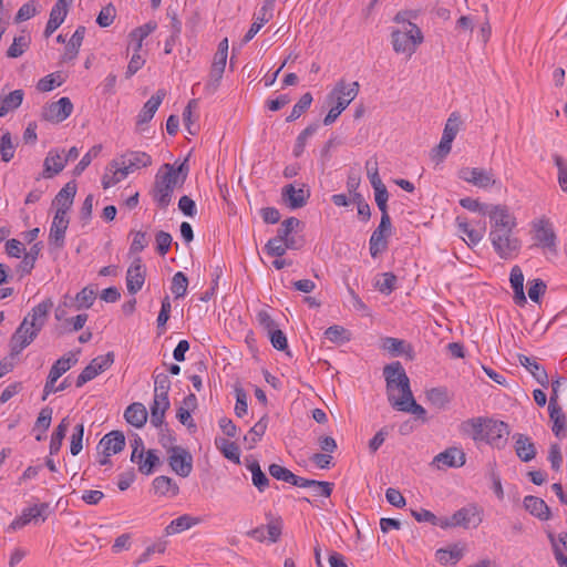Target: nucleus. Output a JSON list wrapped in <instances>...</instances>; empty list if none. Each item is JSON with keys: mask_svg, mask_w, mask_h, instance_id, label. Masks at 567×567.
<instances>
[{"mask_svg": "<svg viewBox=\"0 0 567 567\" xmlns=\"http://www.w3.org/2000/svg\"><path fill=\"white\" fill-rule=\"evenodd\" d=\"M491 220L489 239L502 259H513L520 250V240L514 235L516 217L505 205H492L488 210Z\"/></svg>", "mask_w": 567, "mask_h": 567, "instance_id": "nucleus-1", "label": "nucleus"}, {"mask_svg": "<svg viewBox=\"0 0 567 567\" xmlns=\"http://www.w3.org/2000/svg\"><path fill=\"white\" fill-rule=\"evenodd\" d=\"M52 307L53 301L48 298L34 306L23 318L22 322L10 338L11 355L19 354L33 342L44 327Z\"/></svg>", "mask_w": 567, "mask_h": 567, "instance_id": "nucleus-2", "label": "nucleus"}, {"mask_svg": "<svg viewBox=\"0 0 567 567\" xmlns=\"http://www.w3.org/2000/svg\"><path fill=\"white\" fill-rule=\"evenodd\" d=\"M175 165L166 163L155 175L151 196L161 209L168 207L174 189L185 183L189 172L187 159H184L178 166Z\"/></svg>", "mask_w": 567, "mask_h": 567, "instance_id": "nucleus-3", "label": "nucleus"}, {"mask_svg": "<svg viewBox=\"0 0 567 567\" xmlns=\"http://www.w3.org/2000/svg\"><path fill=\"white\" fill-rule=\"evenodd\" d=\"M383 375L386 382L388 400L394 409V402L411 396L410 380L399 361L386 364L383 368Z\"/></svg>", "mask_w": 567, "mask_h": 567, "instance_id": "nucleus-4", "label": "nucleus"}, {"mask_svg": "<svg viewBox=\"0 0 567 567\" xmlns=\"http://www.w3.org/2000/svg\"><path fill=\"white\" fill-rule=\"evenodd\" d=\"M171 380L165 373L154 375V399L151 405V424L159 427L164 424L165 412L169 408L168 392Z\"/></svg>", "mask_w": 567, "mask_h": 567, "instance_id": "nucleus-5", "label": "nucleus"}, {"mask_svg": "<svg viewBox=\"0 0 567 567\" xmlns=\"http://www.w3.org/2000/svg\"><path fill=\"white\" fill-rule=\"evenodd\" d=\"M423 40L421 29L413 22H408L402 29H394L391 32V42L394 52L406 54L409 58L415 53Z\"/></svg>", "mask_w": 567, "mask_h": 567, "instance_id": "nucleus-6", "label": "nucleus"}, {"mask_svg": "<svg viewBox=\"0 0 567 567\" xmlns=\"http://www.w3.org/2000/svg\"><path fill=\"white\" fill-rule=\"evenodd\" d=\"M114 357L113 352H107L94 358L76 378V388H82L86 382L106 371L114 363Z\"/></svg>", "mask_w": 567, "mask_h": 567, "instance_id": "nucleus-7", "label": "nucleus"}, {"mask_svg": "<svg viewBox=\"0 0 567 567\" xmlns=\"http://www.w3.org/2000/svg\"><path fill=\"white\" fill-rule=\"evenodd\" d=\"M167 462L173 472L181 477H187L193 471V456L182 446H171Z\"/></svg>", "mask_w": 567, "mask_h": 567, "instance_id": "nucleus-8", "label": "nucleus"}, {"mask_svg": "<svg viewBox=\"0 0 567 567\" xmlns=\"http://www.w3.org/2000/svg\"><path fill=\"white\" fill-rule=\"evenodd\" d=\"M458 177L478 188H489L497 184L493 171L481 167H463L458 171Z\"/></svg>", "mask_w": 567, "mask_h": 567, "instance_id": "nucleus-9", "label": "nucleus"}, {"mask_svg": "<svg viewBox=\"0 0 567 567\" xmlns=\"http://www.w3.org/2000/svg\"><path fill=\"white\" fill-rule=\"evenodd\" d=\"M359 89L360 84L357 81L347 83L344 80H340L333 90L329 93L328 100L331 103L338 104L340 107L346 110L348 105L357 97Z\"/></svg>", "mask_w": 567, "mask_h": 567, "instance_id": "nucleus-10", "label": "nucleus"}, {"mask_svg": "<svg viewBox=\"0 0 567 567\" xmlns=\"http://www.w3.org/2000/svg\"><path fill=\"white\" fill-rule=\"evenodd\" d=\"M310 197V189L306 184H288L281 189V199L290 209H298L307 205Z\"/></svg>", "mask_w": 567, "mask_h": 567, "instance_id": "nucleus-11", "label": "nucleus"}, {"mask_svg": "<svg viewBox=\"0 0 567 567\" xmlns=\"http://www.w3.org/2000/svg\"><path fill=\"white\" fill-rule=\"evenodd\" d=\"M509 435V427L503 421L487 420L484 440L487 444L496 449H503Z\"/></svg>", "mask_w": 567, "mask_h": 567, "instance_id": "nucleus-12", "label": "nucleus"}, {"mask_svg": "<svg viewBox=\"0 0 567 567\" xmlns=\"http://www.w3.org/2000/svg\"><path fill=\"white\" fill-rule=\"evenodd\" d=\"M73 111V104L69 97H61L43 107L42 117L45 121L60 123L68 118Z\"/></svg>", "mask_w": 567, "mask_h": 567, "instance_id": "nucleus-13", "label": "nucleus"}, {"mask_svg": "<svg viewBox=\"0 0 567 567\" xmlns=\"http://www.w3.org/2000/svg\"><path fill=\"white\" fill-rule=\"evenodd\" d=\"M49 509L48 503H41L39 505H34L22 511V514L12 520L9 525V529L17 530L24 527L30 522L37 523L39 519L44 522L47 519V514Z\"/></svg>", "mask_w": 567, "mask_h": 567, "instance_id": "nucleus-14", "label": "nucleus"}, {"mask_svg": "<svg viewBox=\"0 0 567 567\" xmlns=\"http://www.w3.org/2000/svg\"><path fill=\"white\" fill-rule=\"evenodd\" d=\"M145 281V267L141 257H135L126 272V287L131 295L140 291Z\"/></svg>", "mask_w": 567, "mask_h": 567, "instance_id": "nucleus-15", "label": "nucleus"}, {"mask_svg": "<svg viewBox=\"0 0 567 567\" xmlns=\"http://www.w3.org/2000/svg\"><path fill=\"white\" fill-rule=\"evenodd\" d=\"M69 226L68 214L55 212L49 234L50 245L61 248L64 245L65 233Z\"/></svg>", "mask_w": 567, "mask_h": 567, "instance_id": "nucleus-16", "label": "nucleus"}, {"mask_svg": "<svg viewBox=\"0 0 567 567\" xmlns=\"http://www.w3.org/2000/svg\"><path fill=\"white\" fill-rule=\"evenodd\" d=\"M118 161L127 174L147 167L152 164L151 155L140 151L127 152L123 154Z\"/></svg>", "mask_w": 567, "mask_h": 567, "instance_id": "nucleus-17", "label": "nucleus"}, {"mask_svg": "<svg viewBox=\"0 0 567 567\" xmlns=\"http://www.w3.org/2000/svg\"><path fill=\"white\" fill-rule=\"evenodd\" d=\"M465 453L457 447H449L445 451L439 453L433 463L437 464V467L442 465L447 467H461L465 464Z\"/></svg>", "mask_w": 567, "mask_h": 567, "instance_id": "nucleus-18", "label": "nucleus"}, {"mask_svg": "<svg viewBox=\"0 0 567 567\" xmlns=\"http://www.w3.org/2000/svg\"><path fill=\"white\" fill-rule=\"evenodd\" d=\"M524 508L533 516L537 517L540 520H548L551 516L550 508L547 506L543 498L528 495L525 496Z\"/></svg>", "mask_w": 567, "mask_h": 567, "instance_id": "nucleus-19", "label": "nucleus"}, {"mask_svg": "<svg viewBox=\"0 0 567 567\" xmlns=\"http://www.w3.org/2000/svg\"><path fill=\"white\" fill-rule=\"evenodd\" d=\"M272 9L274 4L268 3L264 0V4L259 9L256 16V20L252 22V24L250 25L249 30L247 31L243 39L245 43L249 42L259 32L262 25L270 20V18L272 17Z\"/></svg>", "mask_w": 567, "mask_h": 567, "instance_id": "nucleus-20", "label": "nucleus"}, {"mask_svg": "<svg viewBox=\"0 0 567 567\" xmlns=\"http://www.w3.org/2000/svg\"><path fill=\"white\" fill-rule=\"evenodd\" d=\"M452 520L454 522L455 527L461 526L470 528L471 526H478L482 518L478 516L475 507H463L452 515Z\"/></svg>", "mask_w": 567, "mask_h": 567, "instance_id": "nucleus-21", "label": "nucleus"}, {"mask_svg": "<svg viewBox=\"0 0 567 567\" xmlns=\"http://www.w3.org/2000/svg\"><path fill=\"white\" fill-rule=\"evenodd\" d=\"M127 172L122 166L118 159H113L105 169L104 175L102 176V186L104 189H107L115 184L120 183L127 176Z\"/></svg>", "mask_w": 567, "mask_h": 567, "instance_id": "nucleus-22", "label": "nucleus"}, {"mask_svg": "<svg viewBox=\"0 0 567 567\" xmlns=\"http://www.w3.org/2000/svg\"><path fill=\"white\" fill-rule=\"evenodd\" d=\"M486 421L487 420L482 417L468 419L461 423L460 431L462 434L471 436L474 441H483Z\"/></svg>", "mask_w": 567, "mask_h": 567, "instance_id": "nucleus-23", "label": "nucleus"}, {"mask_svg": "<svg viewBox=\"0 0 567 567\" xmlns=\"http://www.w3.org/2000/svg\"><path fill=\"white\" fill-rule=\"evenodd\" d=\"M165 95L166 93L164 90H158L150 97L137 116V125L145 124L153 118Z\"/></svg>", "mask_w": 567, "mask_h": 567, "instance_id": "nucleus-24", "label": "nucleus"}, {"mask_svg": "<svg viewBox=\"0 0 567 567\" xmlns=\"http://www.w3.org/2000/svg\"><path fill=\"white\" fill-rule=\"evenodd\" d=\"M100 446L103 447V454H117L125 446V436L121 431H112L102 437Z\"/></svg>", "mask_w": 567, "mask_h": 567, "instance_id": "nucleus-25", "label": "nucleus"}, {"mask_svg": "<svg viewBox=\"0 0 567 567\" xmlns=\"http://www.w3.org/2000/svg\"><path fill=\"white\" fill-rule=\"evenodd\" d=\"M76 194V184L75 182H69L64 185V187L56 194L53 204L58 206L56 212H63V214H68L71 208L74 197Z\"/></svg>", "mask_w": 567, "mask_h": 567, "instance_id": "nucleus-26", "label": "nucleus"}, {"mask_svg": "<svg viewBox=\"0 0 567 567\" xmlns=\"http://www.w3.org/2000/svg\"><path fill=\"white\" fill-rule=\"evenodd\" d=\"M518 361L525 369H527L532 373V375L542 386H548V374L546 370L536 362L535 359L529 358L525 354H518Z\"/></svg>", "mask_w": 567, "mask_h": 567, "instance_id": "nucleus-27", "label": "nucleus"}, {"mask_svg": "<svg viewBox=\"0 0 567 567\" xmlns=\"http://www.w3.org/2000/svg\"><path fill=\"white\" fill-rule=\"evenodd\" d=\"M63 153H64V151H62L61 153L55 152V151L49 152V154L47 155V157L44 159V165H43L44 166V171H43L44 177H53L54 175H56L63 171V168L65 167V165L68 163V158L63 157Z\"/></svg>", "mask_w": 567, "mask_h": 567, "instance_id": "nucleus-28", "label": "nucleus"}, {"mask_svg": "<svg viewBox=\"0 0 567 567\" xmlns=\"http://www.w3.org/2000/svg\"><path fill=\"white\" fill-rule=\"evenodd\" d=\"M124 417L127 423L140 429L144 426L147 421L146 408L140 402L132 403L126 408Z\"/></svg>", "mask_w": 567, "mask_h": 567, "instance_id": "nucleus-29", "label": "nucleus"}, {"mask_svg": "<svg viewBox=\"0 0 567 567\" xmlns=\"http://www.w3.org/2000/svg\"><path fill=\"white\" fill-rule=\"evenodd\" d=\"M535 239L538 246L547 248L554 255L557 252L556 235L547 224H542L536 228Z\"/></svg>", "mask_w": 567, "mask_h": 567, "instance_id": "nucleus-30", "label": "nucleus"}, {"mask_svg": "<svg viewBox=\"0 0 567 567\" xmlns=\"http://www.w3.org/2000/svg\"><path fill=\"white\" fill-rule=\"evenodd\" d=\"M245 464L251 473L252 484L258 488L259 492H264L269 486V478L261 471L259 462L250 457L245 460Z\"/></svg>", "mask_w": 567, "mask_h": 567, "instance_id": "nucleus-31", "label": "nucleus"}, {"mask_svg": "<svg viewBox=\"0 0 567 567\" xmlns=\"http://www.w3.org/2000/svg\"><path fill=\"white\" fill-rule=\"evenodd\" d=\"M511 285L514 290L515 303L523 306L526 303V297L524 292V275L518 266H514L511 270Z\"/></svg>", "mask_w": 567, "mask_h": 567, "instance_id": "nucleus-32", "label": "nucleus"}, {"mask_svg": "<svg viewBox=\"0 0 567 567\" xmlns=\"http://www.w3.org/2000/svg\"><path fill=\"white\" fill-rule=\"evenodd\" d=\"M514 437L516 439L515 452L517 456L523 462L532 461L536 455V449L535 445L530 442L529 437L524 434H516Z\"/></svg>", "mask_w": 567, "mask_h": 567, "instance_id": "nucleus-33", "label": "nucleus"}, {"mask_svg": "<svg viewBox=\"0 0 567 567\" xmlns=\"http://www.w3.org/2000/svg\"><path fill=\"white\" fill-rule=\"evenodd\" d=\"M84 35L85 27L79 25L65 47V51L62 55V60L64 62L74 60L76 58L80 47L82 45Z\"/></svg>", "mask_w": 567, "mask_h": 567, "instance_id": "nucleus-34", "label": "nucleus"}, {"mask_svg": "<svg viewBox=\"0 0 567 567\" xmlns=\"http://www.w3.org/2000/svg\"><path fill=\"white\" fill-rule=\"evenodd\" d=\"M23 91L14 90L9 94L0 97V117L6 116L9 112L18 109L23 101Z\"/></svg>", "mask_w": 567, "mask_h": 567, "instance_id": "nucleus-35", "label": "nucleus"}, {"mask_svg": "<svg viewBox=\"0 0 567 567\" xmlns=\"http://www.w3.org/2000/svg\"><path fill=\"white\" fill-rule=\"evenodd\" d=\"M68 11L69 10L62 8V6H53L50 12L49 21L43 32L44 38L51 37L53 32L64 22Z\"/></svg>", "mask_w": 567, "mask_h": 567, "instance_id": "nucleus-36", "label": "nucleus"}, {"mask_svg": "<svg viewBox=\"0 0 567 567\" xmlns=\"http://www.w3.org/2000/svg\"><path fill=\"white\" fill-rule=\"evenodd\" d=\"M464 555V548L453 545L450 548H440L435 553L436 560L441 565H455Z\"/></svg>", "mask_w": 567, "mask_h": 567, "instance_id": "nucleus-37", "label": "nucleus"}, {"mask_svg": "<svg viewBox=\"0 0 567 567\" xmlns=\"http://www.w3.org/2000/svg\"><path fill=\"white\" fill-rule=\"evenodd\" d=\"M153 487L155 493L161 496L174 497L179 493L178 485L171 477L164 475L157 476L153 481Z\"/></svg>", "mask_w": 567, "mask_h": 567, "instance_id": "nucleus-38", "label": "nucleus"}, {"mask_svg": "<svg viewBox=\"0 0 567 567\" xmlns=\"http://www.w3.org/2000/svg\"><path fill=\"white\" fill-rule=\"evenodd\" d=\"M76 362L78 359L75 358V354L70 352L68 355L61 357L53 363L48 377L58 381V379L69 371Z\"/></svg>", "mask_w": 567, "mask_h": 567, "instance_id": "nucleus-39", "label": "nucleus"}, {"mask_svg": "<svg viewBox=\"0 0 567 567\" xmlns=\"http://www.w3.org/2000/svg\"><path fill=\"white\" fill-rule=\"evenodd\" d=\"M291 484L299 487L319 488L320 496L324 497H329L331 495L333 486V484L329 482L309 480L297 475H295V480H292Z\"/></svg>", "mask_w": 567, "mask_h": 567, "instance_id": "nucleus-40", "label": "nucleus"}, {"mask_svg": "<svg viewBox=\"0 0 567 567\" xmlns=\"http://www.w3.org/2000/svg\"><path fill=\"white\" fill-rule=\"evenodd\" d=\"M199 519L192 517L187 514H184L175 519H173L169 525L165 528L166 535H174L186 529H189L194 525L198 524Z\"/></svg>", "mask_w": 567, "mask_h": 567, "instance_id": "nucleus-41", "label": "nucleus"}, {"mask_svg": "<svg viewBox=\"0 0 567 567\" xmlns=\"http://www.w3.org/2000/svg\"><path fill=\"white\" fill-rule=\"evenodd\" d=\"M268 426V417L264 415L245 435L244 441L248 444V449L251 450L261 440Z\"/></svg>", "mask_w": 567, "mask_h": 567, "instance_id": "nucleus-42", "label": "nucleus"}, {"mask_svg": "<svg viewBox=\"0 0 567 567\" xmlns=\"http://www.w3.org/2000/svg\"><path fill=\"white\" fill-rule=\"evenodd\" d=\"M215 444L227 460L236 464L240 463V451L236 443L220 437L215 440Z\"/></svg>", "mask_w": 567, "mask_h": 567, "instance_id": "nucleus-43", "label": "nucleus"}, {"mask_svg": "<svg viewBox=\"0 0 567 567\" xmlns=\"http://www.w3.org/2000/svg\"><path fill=\"white\" fill-rule=\"evenodd\" d=\"M426 399L436 409H445L451 402V396L445 388H432L426 391Z\"/></svg>", "mask_w": 567, "mask_h": 567, "instance_id": "nucleus-44", "label": "nucleus"}, {"mask_svg": "<svg viewBox=\"0 0 567 567\" xmlns=\"http://www.w3.org/2000/svg\"><path fill=\"white\" fill-rule=\"evenodd\" d=\"M456 223L461 233L468 237V246L477 245L484 237L485 226H483L480 230L470 227V224L465 218L458 216L456 218Z\"/></svg>", "mask_w": 567, "mask_h": 567, "instance_id": "nucleus-45", "label": "nucleus"}, {"mask_svg": "<svg viewBox=\"0 0 567 567\" xmlns=\"http://www.w3.org/2000/svg\"><path fill=\"white\" fill-rule=\"evenodd\" d=\"M69 425H70V422H69L68 417H64V419H62L60 424L56 426L54 432L52 433L51 441H50V454L51 455H54L60 451V449L62 446L63 439L65 437V434L68 432Z\"/></svg>", "mask_w": 567, "mask_h": 567, "instance_id": "nucleus-46", "label": "nucleus"}, {"mask_svg": "<svg viewBox=\"0 0 567 567\" xmlns=\"http://www.w3.org/2000/svg\"><path fill=\"white\" fill-rule=\"evenodd\" d=\"M548 411H549L550 420L554 422L553 432L555 433L556 436H559L560 432L566 426V416H565L561 408L558 405V403H555L554 400H553V402H549Z\"/></svg>", "mask_w": 567, "mask_h": 567, "instance_id": "nucleus-47", "label": "nucleus"}, {"mask_svg": "<svg viewBox=\"0 0 567 567\" xmlns=\"http://www.w3.org/2000/svg\"><path fill=\"white\" fill-rule=\"evenodd\" d=\"M394 409L396 411L413 413L423 420L425 419L426 414L425 409L415 402L412 393L411 396H408L405 400L394 402Z\"/></svg>", "mask_w": 567, "mask_h": 567, "instance_id": "nucleus-48", "label": "nucleus"}, {"mask_svg": "<svg viewBox=\"0 0 567 567\" xmlns=\"http://www.w3.org/2000/svg\"><path fill=\"white\" fill-rule=\"evenodd\" d=\"M144 454H138V471L145 475H150L154 467L161 464V460L154 450H148L145 460Z\"/></svg>", "mask_w": 567, "mask_h": 567, "instance_id": "nucleus-49", "label": "nucleus"}, {"mask_svg": "<svg viewBox=\"0 0 567 567\" xmlns=\"http://www.w3.org/2000/svg\"><path fill=\"white\" fill-rule=\"evenodd\" d=\"M31 39L27 34H21L13 39L12 44L9 47L7 51V56L11 59H16L21 56L27 49L29 48Z\"/></svg>", "mask_w": 567, "mask_h": 567, "instance_id": "nucleus-50", "label": "nucleus"}, {"mask_svg": "<svg viewBox=\"0 0 567 567\" xmlns=\"http://www.w3.org/2000/svg\"><path fill=\"white\" fill-rule=\"evenodd\" d=\"M312 100V95L309 92L301 95L299 101L293 105L292 111L287 116L286 121L293 122L299 118L310 107Z\"/></svg>", "mask_w": 567, "mask_h": 567, "instance_id": "nucleus-51", "label": "nucleus"}, {"mask_svg": "<svg viewBox=\"0 0 567 567\" xmlns=\"http://www.w3.org/2000/svg\"><path fill=\"white\" fill-rule=\"evenodd\" d=\"M319 128V124L318 123H312L310 125H308L297 137L296 140V144H295V147H293V155L296 157H299L303 151H305V146H306V143H307V140L308 137H310L311 135H313L317 130Z\"/></svg>", "mask_w": 567, "mask_h": 567, "instance_id": "nucleus-52", "label": "nucleus"}, {"mask_svg": "<svg viewBox=\"0 0 567 567\" xmlns=\"http://www.w3.org/2000/svg\"><path fill=\"white\" fill-rule=\"evenodd\" d=\"M389 235L380 231H373L370 237V254L375 258L379 254L388 248L386 237Z\"/></svg>", "mask_w": 567, "mask_h": 567, "instance_id": "nucleus-53", "label": "nucleus"}, {"mask_svg": "<svg viewBox=\"0 0 567 567\" xmlns=\"http://www.w3.org/2000/svg\"><path fill=\"white\" fill-rule=\"evenodd\" d=\"M102 151V145L97 144L90 148V151L80 159L73 169L74 176H80L85 168L91 164L93 158H96Z\"/></svg>", "mask_w": 567, "mask_h": 567, "instance_id": "nucleus-54", "label": "nucleus"}, {"mask_svg": "<svg viewBox=\"0 0 567 567\" xmlns=\"http://www.w3.org/2000/svg\"><path fill=\"white\" fill-rule=\"evenodd\" d=\"M324 336L327 339H329L331 342L334 343H344L350 341L351 334L349 331H347L343 327L334 324L329 327L324 331Z\"/></svg>", "mask_w": 567, "mask_h": 567, "instance_id": "nucleus-55", "label": "nucleus"}, {"mask_svg": "<svg viewBox=\"0 0 567 567\" xmlns=\"http://www.w3.org/2000/svg\"><path fill=\"white\" fill-rule=\"evenodd\" d=\"M96 298V291L92 287H85L83 288L76 296H75V302H76V309H87L90 308L94 300Z\"/></svg>", "mask_w": 567, "mask_h": 567, "instance_id": "nucleus-56", "label": "nucleus"}, {"mask_svg": "<svg viewBox=\"0 0 567 567\" xmlns=\"http://www.w3.org/2000/svg\"><path fill=\"white\" fill-rule=\"evenodd\" d=\"M188 287V279L184 272L178 271L173 276L171 290L175 298L185 296Z\"/></svg>", "mask_w": 567, "mask_h": 567, "instance_id": "nucleus-57", "label": "nucleus"}, {"mask_svg": "<svg viewBox=\"0 0 567 567\" xmlns=\"http://www.w3.org/2000/svg\"><path fill=\"white\" fill-rule=\"evenodd\" d=\"M156 29L155 22H147L142 27L136 28L132 31L131 37L136 40L134 51L138 52L142 49V42Z\"/></svg>", "mask_w": 567, "mask_h": 567, "instance_id": "nucleus-58", "label": "nucleus"}, {"mask_svg": "<svg viewBox=\"0 0 567 567\" xmlns=\"http://www.w3.org/2000/svg\"><path fill=\"white\" fill-rule=\"evenodd\" d=\"M460 115H457L456 113H452L445 123L442 137L453 142L460 131Z\"/></svg>", "mask_w": 567, "mask_h": 567, "instance_id": "nucleus-59", "label": "nucleus"}, {"mask_svg": "<svg viewBox=\"0 0 567 567\" xmlns=\"http://www.w3.org/2000/svg\"><path fill=\"white\" fill-rule=\"evenodd\" d=\"M266 536L271 543H277L281 536L282 532V519L280 517H272L267 526Z\"/></svg>", "mask_w": 567, "mask_h": 567, "instance_id": "nucleus-60", "label": "nucleus"}, {"mask_svg": "<svg viewBox=\"0 0 567 567\" xmlns=\"http://www.w3.org/2000/svg\"><path fill=\"white\" fill-rule=\"evenodd\" d=\"M265 250L270 256L281 257L287 251V244L284 239L276 236L267 241Z\"/></svg>", "mask_w": 567, "mask_h": 567, "instance_id": "nucleus-61", "label": "nucleus"}, {"mask_svg": "<svg viewBox=\"0 0 567 567\" xmlns=\"http://www.w3.org/2000/svg\"><path fill=\"white\" fill-rule=\"evenodd\" d=\"M381 277L382 279L377 280V288L381 293L390 295L395 288L396 276L392 272H384Z\"/></svg>", "mask_w": 567, "mask_h": 567, "instance_id": "nucleus-62", "label": "nucleus"}, {"mask_svg": "<svg viewBox=\"0 0 567 567\" xmlns=\"http://www.w3.org/2000/svg\"><path fill=\"white\" fill-rule=\"evenodd\" d=\"M116 9L112 3H109L97 14L96 23L102 27L106 28L111 25L115 19Z\"/></svg>", "mask_w": 567, "mask_h": 567, "instance_id": "nucleus-63", "label": "nucleus"}, {"mask_svg": "<svg viewBox=\"0 0 567 567\" xmlns=\"http://www.w3.org/2000/svg\"><path fill=\"white\" fill-rule=\"evenodd\" d=\"M554 162L558 169V184L561 190L567 193V163L560 155H554Z\"/></svg>", "mask_w": 567, "mask_h": 567, "instance_id": "nucleus-64", "label": "nucleus"}]
</instances>
